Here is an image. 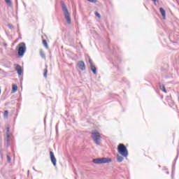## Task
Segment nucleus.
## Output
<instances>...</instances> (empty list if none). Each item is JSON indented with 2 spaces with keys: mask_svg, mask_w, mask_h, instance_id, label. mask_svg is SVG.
I'll return each instance as SVG.
<instances>
[{
  "mask_svg": "<svg viewBox=\"0 0 179 179\" xmlns=\"http://www.w3.org/2000/svg\"><path fill=\"white\" fill-rule=\"evenodd\" d=\"M39 54H40L41 58H43V59H45V53L44 52V50H43V49L40 50Z\"/></svg>",
  "mask_w": 179,
  "mask_h": 179,
  "instance_id": "obj_14",
  "label": "nucleus"
},
{
  "mask_svg": "<svg viewBox=\"0 0 179 179\" xmlns=\"http://www.w3.org/2000/svg\"><path fill=\"white\" fill-rule=\"evenodd\" d=\"M117 152L122 156L123 157H128V149L125 146V145L120 143L117 146Z\"/></svg>",
  "mask_w": 179,
  "mask_h": 179,
  "instance_id": "obj_4",
  "label": "nucleus"
},
{
  "mask_svg": "<svg viewBox=\"0 0 179 179\" xmlns=\"http://www.w3.org/2000/svg\"><path fill=\"white\" fill-rule=\"evenodd\" d=\"M77 65L81 71H86V65L85 64V62L79 61Z\"/></svg>",
  "mask_w": 179,
  "mask_h": 179,
  "instance_id": "obj_7",
  "label": "nucleus"
},
{
  "mask_svg": "<svg viewBox=\"0 0 179 179\" xmlns=\"http://www.w3.org/2000/svg\"><path fill=\"white\" fill-rule=\"evenodd\" d=\"M3 45L5 46V47H8V44H6V43H3Z\"/></svg>",
  "mask_w": 179,
  "mask_h": 179,
  "instance_id": "obj_25",
  "label": "nucleus"
},
{
  "mask_svg": "<svg viewBox=\"0 0 179 179\" xmlns=\"http://www.w3.org/2000/svg\"><path fill=\"white\" fill-rule=\"evenodd\" d=\"M16 50L17 51L18 58H23V57H24V54L27 50L26 43L23 42L19 43L16 48Z\"/></svg>",
  "mask_w": 179,
  "mask_h": 179,
  "instance_id": "obj_1",
  "label": "nucleus"
},
{
  "mask_svg": "<svg viewBox=\"0 0 179 179\" xmlns=\"http://www.w3.org/2000/svg\"><path fill=\"white\" fill-rule=\"evenodd\" d=\"M160 89H162V92H164V93H167V90H166V87H164V85H159Z\"/></svg>",
  "mask_w": 179,
  "mask_h": 179,
  "instance_id": "obj_17",
  "label": "nucleus"
},
{
  "mask_svg": "<svg viewBox=\"0 0 179 179\" xmlns=\"http://www.w3.org/2000/svg\"><path fill=\"white\" fill-rule=\"evenodd\" d=\"M15 70L17 71L18 76H22V74L23 73V70H22V66H20V65L19 64H17L15 67Z\"/></svg>",
  "mask_w": 179,
  "mask_h": 179,
  "instance_id": "obj_8",
  "label": "nucleus"
},
{
  "mask_svg": "<svg viewBox=\"0 0 179 179\" xmlns=\"http://www.w3.org/2000/svg\"><path fill=\"white\" fill-rule=\"evenodd\" d=\"M61 5H62V9L64 12L65 19L66 20L68 24H71V23H72V21L71 20V15H69V11L68 10V8H66V6L65 5V3H64V1H61Z\"/></svg>",
  "mask_w": 179,
  "mask_h": 179,
  "instance_id": "obj_2",
  "label": "nucleus"
},
{
  "mask_svg": "<svg viewBox=\"0 0 179 179\" xmlns=\"http://www.w3.org/2000/svg\"><path fill=\"white\" fill-rule=\"evenodd\" d=\"M43 44L45 48H46L47 50H48V43H47V41L45 39L43 40Z\"/></svg>",
  "mask_w": 179,
  "mask_h": 179,
  "instance_id": "obj_16",
  "label": "nucleus"
},
{
  "mask_svg": "<svg viewBox=\"0 0 179 179\" xmlns=\"http://www.w3.org/2000/svg\"><path fill=\"white\" fill-rule=\"evenodd\" d=\"M8 27L10 29V30H13L15 27L12 25V24H8Z\"/></svg>",
  "mask_w": 179,
  "mask_h": 179,
  "instance_id": "obj_20",
  "label": "nucleus"
},
{
  "mask_svg": "<svg viewBox=\"0 0 179 179\" xmlns=\"http://www.w3.org/2000/svg\"><path fill=\"white\" fill-rule=\"evenodd\" d=\"M48 66H45V69H44V70H43V76L45 78H47V73H48Z\"/></svg>",
  "mask_w": 179,
  "mask_h": 179,
  "instance_id": "obj_15",
  "label": "nucleus"
},
{
  "mask_svg": "<svg viewBox=\"0 0 179 179\" xmlns=\"http://www.w3.org/2000/svg\"><path fill=\"white\" fill-rule=\"evenodd\" d=\"M117 160L118 163H121L124 161V157H122L120 155H117Z\"/></svg>",
  "mask_w": 179,
  "mask_h": 179,
  "instance_id": "obj_13",
  "label": "nucleus"
},
{
  "mask_svg": "<svg viewBox=\"0 0 179 179\" xmlns=\"http://www.w3.org/2000/svg\"><path fill=\"white\" fill-rule=\"evenodd\" d=\"M91 138L95 145L99 146L101 143V136L99 131H92L91 133Z\"/></svg>",
  "mask_w": 179,
  "mask_h": 179,
  "instance_id": "obj_3",
  "label": "nucleus"
},
{
  "mask_svg": "<svg viewBox=\"0 0 179 179\" xmlns=\"http://www.w3.org/2000/svg\"><path fill=\"white\" fill-rule=\"evenodd\" d=\"M95 15L96 16V17H101L100 13L95 12Z\"/></svg>",
  "mask_w": 179,
  "mask_h": 179,
  "instance_id": "obj_22",
  "label": "nucleus"
},
{
  "mask_svg": "<svg viewBox=\"0 0 179 179\" xmlns=\"http://www.w3.org/2000/svg\"><path fill=\"white\" fill-rule=\"evenodd\" d=\"M9 131H10V128L9 127H7L6 128V147L7 148H9V138H10V136H9Z\"/></svg>",
  "mask_w": 179,
  "mask_h": 179,
  "instance_id": "obj_9",
  "label": "nucleus"
},
{
  "mask_svg": "<svg viewBox=\"0 0 179 179\" xmlns=\"http://www.w3.org/2000/svg\"><path fill=\"white\" fill-rule=\"evenodd\" d=\"M89 62H90V66H92V65H93V62H92V59H89Z\"/></svg>",
  "mask_w": 179,
  "mask_h": 179,
  "instance_id": "obj_23",
  "label": "nucleus"
},
{
  "mask_svg": "<svg viewBox=\"0 0 179 179\" xmlns=\"http://www.w3.org/2000/svg\"><path fill=\"white\" fill-rule=\"evenodd\" d=\"M16 92H17V85L13 84V85H12L11 93H16Z\"/></svg>",
  "mask_w": 179,
  "mask_h": 179,
  "instance_id": "obj_12",
  "label": "nucleus"
},
{
  "mask_svg": "<svg viewBox=\"0 0 179 179\" xmlns=\"http://www.w3.org/2000/svg\"><path fill=\"white\" fill-rule=\"evenodd\" d=\"M50 160L53 164V166H57V159L55 158V155H54V152L52 151L50 152Z\"/></svg>",
  "mask_w": 179,
  "mask_h": 179,
  "instance_id": "obj_6",
  "label": "nucleus"
},
{
  "mask_svg": "<svg viewBox=\"0 0 179 179\" xmlns=\"http://www.w3.org/2000/svg\"><path fill=\"white\" fill-rule=\"evenodd\" d=\"M112 160L111 158L102 157L94 159L92 162L94 164H106L107 163H111Z\"/></svg>",
  "mask_w": 179,
  "mask_h": 179,
  "instance_id": "obj_5",
  "label": "nucleus"
},
{
  "mask_svg": "<svg viewBox=\"0 0 179 179\" xmlns=\"http://www.w3.org/2000/svg\"><path fill=\"white\" fill-rule=\"evenodd\" d=\"M8 114H9V111L5 110V111H4V113H3V116H4V117H8Z\"/></svg>",
  "mask_w": 179,
  "mask_h": 179,
  "instance_id": "obj_21",
  "label": "nucleus"
},
{
  "mask_svg": "<svg viewBox=\"0 0 179 179\" xmlns=\"http://www.w3.org/2000/svg\"><path fill=\"white\" fill-rule=\"evenodd\" d=\"M177 159H178V154L177 155V157H176V159H174L175 163L177 162Z\"/></svg>",
  "mask_w": 179,
  "mask_h": 179,
  "instance_id": "obj_24",
  "label": "nucleus"
},
{
  "mask_svg": "<svg viewBox=\"0 0 179 179\" xmlns=\"http://www.w3.org/2000/svg\"><path fill=\"white\" fill-rule=\"evenodd\" d=\"M157 0H152V2H156Z\"/></svg>",
  "mask_w": 179,
  "mask_h": 179,
  "instance_id": "obj_26",
  "label": "nucleus"
},
{
  "mask_svg": "<svg viewBox=\"0 0 179 179\" xmlns=\"http://www.w3.org/2000/svg\"><path fill=\"white\" fill-rule=\"evenodd\" d=\"M90 69L92 72L94 73V75L97 74V69L96 68V66H94V64H91Z\"/></svg>",
  "mask_w": 179,
  "mask_h": 179,
  "instance_id": "obj_10",
  "label": "nucleus"
},
{
  "mask_svg": "<svg viewBox=\"0 0 179 179\" xmlns=\"http://www.w3.org/2000/svg\"><path fill=\"white\" fill-rule=\"evenodd\" d=\"M159 12L164 19H166V10L163 8H159Z\"/></svg>",
  "mask_w": 179,
  "mask_h": 179,
  "instance_id": "obj_11",
  "label": "nucleus"
},
{
  "mask_svg": "<svg viewBox=\"0 0 179 179\" xmlns=\"http://www.w3.org/2000/svg\"><path fill=\"white\" fill-rule=\"evenodd\" d=\"M7 162L8 163H10V162H12V159L10 158V156H9V155H7Z\"/></svg>",
  "mask_w": 179,
  "mask_h": 179,
  "instance_id": "obj_19",
  "label": "nucleus"
},
{
  "mask_svg": "<svg viewBox=\"0 0 179 179\" xmlns=\"http://www.w3.org/2000/svg\"><path fill=\"white\" fill-rule=\"evenodd\" d=\"M6 3L8 5V6H10L12 5V1L10 0H5Z\"/></svg>",
  "mask_w": 179,
  "mask_h": 179,
  "instance_id": "obj_18",
  "label": "nucleus"
},
{
  "mask_svg": "<svg viewBox=\"0 0 179 179\" xmlns=\"http://www.w3.org/2000/svg\"><path fill=\"white\" fill-rule=\"evenodd\" d=\"M0 94H1V89H0Z\"/></svg>",
  "mask_w": 179,
  "mask_h": 179,
  "instance_id": "obj_27",
  "label": "nucleus"
}]
</instances>
